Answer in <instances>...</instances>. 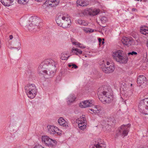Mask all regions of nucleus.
<instances>
[{
	"instance_id": "nucleus-1",
	"label": "nucleus",
	"mask_w": 148,
	"mask_h": 148,
	"mask_svg": "<svg viewBox=\"0 0 148 148\" xmlns=\"http://www.w3.org/2000/svg\"><path fill=\"white\" fill-rule=\"evenodd\" d=\"M56 62L53 59H46L38 67V73L40 74L51 75L56 71Z\"/></svg>"
},
{
	"instance_id": "nucleus-2",
	"label": "nucleus",
	"mask_w": 148,
	"mask_h": 148,
	"mask_svg": "<svg viewBox=\"0 0 148 148\" xmlns=\"http://www.w3.org/2000/svg\"><path fill=\"white\" fill-rule=\"evenodd\" d=\"M98 95L99 100L103 104L109 103L113 98L112 91L110 86H104L99 88L98 89Z\"/></svg>"
},
{
	"instance_id": "nucleus-3",
	"label": "nucleus",
	"mask_w": 148,
	"mask_h": 148,
	"mask_svg": "<svg viewBox=\"0 0 148 148\" xmlns=\"http://www.w3.org/2000/svg\"><path fill=\"white\" fill-rule=\"evenodd\" d=\"M56 21L59 26L64 28L69 27L71 23L69 16L66 14H58L56 16Z\"/></svg>"
},
{
	"instance_id": "nucleus-4",
	"label": "nucleus",
	"mask_w": 148,
	"mask_h": 148,
	"mask_svg": "<svg viewBox=\"0 0 148 148\" xmlns=\"http://www.w3.org/2000/svg\"><path fill=\"white\" fill-rule=\"evenodd\" d=\"M25 93L27 97L30 99L34 98L36 95L38 89L34 84H28L25 86Z\"/></svg>"
},
{
	"instance_id": "nucleus-5",
	"label": "nucleus",
	"mask_w": 148,
	"mask_h": 148,
	"mask_svg": "<svg viewBox=\"0 0 148 148\" xmlns=\"http://www.w3.org/2000/svg\"><path fill=\"white\" fill-rule=\"evenodd\" d=\"M112 56L114 60L120 63H126L128 60V57L123 54V51L121 50L114 51Z\"/></svg>"
},
{
	"instance_id": "nucleus-6",
	"label": "nucleus",
	"mask_w": 148,
	"mask_h": 148,
	"mask_svg": "<svg viewBox=\"0 0 148 148\" xmlns=\"http://www.w3.org/2000/svg\"><path fill=\"white\" fill-rule=\"evenodd\" d=\"M42 142L43 144L50 147H55L57 144V142L55 140H53L47 136H42L41 137Z\"/></svg>"
},
{
	"instance_id": "nucleus-7",
	"label": "nucleus",
	"mask_w": 148,
	"mask_h": 148,
	"mask_svg": "<svg viewBox=\"0 0 148 148\" xmlns=\"http://www.w3.org/2000/svg\"><path fill=\"white\" fill-rule=\"evenodd\" d=\"M130 127V124H128L127 125H123L119 128L118 132H116V136L117 137L120 135L125 136L127 135Z\"/></svg>"
},
{
	"instance_id": "nucleus-8",
	"label": "nucleus",
	"mask_w": 148,
	"mask_h": 148,
	"mask_svg": "<svg viewBox=\"0 0 148 148\" xmlns=\"http://www.w3.org/2000/svg\"><path fill=\"white\" fill-rule=\"evenodd\" d=\"M85 115H82L80 117L77 119L76 123L78 124L79 127L81 130H83L86 127V121Z\"/></svg>"
},
{
	"instance_id": "nucleus-9",
	"label": "nucleus",
	"mask_w": 148,
	"mask_h": 148,
	"mask_svg": "<svg viewBox=\"0 0 148 148\" xmlns=\"http://www.w3.org/2000/svg\"><path fill=\"white\" fill-rule=\"evenodd\" d=\"M48 132L51 134L56 135H60L62 134V131L57 127L53 125H48L47 126Z\"/></svg>"
},
{
	"instance_id": "nucleus-10",
	"label": "nucleus",
	"mask_w": 148,
	"mask_h": 148,
	"mask_svg": "<svg viewBox=\"0 0 148 148\" xmlns=\"http://www.w3.org/2000/svg\"><path fill=\"white\" fill-rule=\"evenodd\" d=\"M100 68L103 72L106 73H112L115 69L114 65L112 64L109 66H106L105 63L102 64L100 65Z\"/></svg>"
},
{
	"instance_id": "nucleus-11",
	"label": "nucleus",
	"mask_w": 148,
	"mask_h": 148,
	"mask_svg": "<svg viewBox=\"0 0 148 148\" xmlns=\"http://www.w3.org/2000/svg\"><path fill=\"white\" fill-rule=\"evenodd\" d=\"M94 101L91 100H87L81 102L79 107L81 108H86L92 106L94 104Z\"/></svg>"
},
{
	"instance_id": "nucleus-12",
	"label": "nucleus",
	"mask_w": 148,
	"mask_h": 148,
	"mask_svg": "<svg viewBox=\"0 0 148 148\" xmlns=\"http://www.w3.org/2000/svg\"><path fill=\"white\" fill-rule=\"evenodd\" d=\"M139 108L140 109L148 110V98H146L142 100L140 102L138 105Z\"/></svg>"
},
{
	"instance_id": "nucleus-13",
	"label": "nucleus",
	"mask_w": 148,
	"mask_h": 148,
	"mask_svg": "<svg viewBox=\"0 0 148 148\" xmlns=\"http://www.w3.org/2000/svg\"><path fill=\"white\" fill-rule=\"evenodd\" d=\"M91 108H89V111L91 113L98 114L101 110V107L99 105H92Z\"/></svg>"
},
{
	"instance_id": "nucleus-14",
	"label": "nucleus",
	"mask_w": 148,
	"mask_h": 148,
	"mask_svg": "<svg viewBox=\"0 0 148 148\" xmlns=\"http://www.w3.org/2000/svg\"><path fill=\"white\" fill-rule=\"evenodd\" d=\"M133 41L132 38L127 37H124L122 40L123 44L128 46H130L132 44Z\"/></svg>"
},
{
	"instance_id": "nucleus-15",
	"label": "nucleus",
	"mask_w": 148,
	"mask_h": 148,
	"mask_svg": "<svg viewBox=\"0 0 148 148\" xmlns=\"http://www.w3.org/2000/svg\"><path fill=\"white\" fill-rule=\"evenodd\" d=\"M146 78L144 75H140L137 78V82L138 86H140L145 83L146 84Z\"/></svg>"
},
{
	"instance_id": "nucleus-16",
	"label": "nucleus",
	"mask_w": 148,
	"mask_h": 148,
	"mask_svg": "<svg viewBox=\"0 0 148 148\" xmlns=\"http://www.w3.org/2000/svg\"><path fill=\"white\" fill-rule=\"evenodd\" d=\"M59 124L65 128H67L69 127L68 123L63 118L60 117L58 120Z\"/></svg>"
},
{
	"instance_id": "nucleus-17",
	"label": "nucleus",
	"mask_w": 148,
	"mask_h": 148,
	"mask_svg": "<svg viewBox=\"0 0 148 148\" xmlns=\"http://www.w3.org/2000/svg\"><path fill=\"white\" fill-rule=\"evenodd\" d=\"M76 99V97L74 94L70 95L67 98V102L68 104L69 105L73 103Z\"/></svg>"
},
{
	"instance_id": "nucleus-18",
	"label": "nucleus",
	"mask_w": 148,
	"mask_h": 148,
	"mask_svg": "<svg viewBox=\"0 0 148 148\" xmlns=\"http://www.w3.org/2000/svg\"><path fill=\"white\" fill-rule=\"evenodd\" d=\"M106 147V145L105 144L101 143H98L94 145L90 146V148H105Z\"/></svg>"
},
{
	"instance_id": "nucleus-19",
	"label": "nucleus",
	"mask_w": 148,
	"mask_h": 148,
	"mask_svg": "<svg viewBox=\"0 0 148 148\" xmlns=\"http://www.w3.org/2000/svg\"><path fill=\"white\" fill-rule=\"evenodd\" d=\"M100 10L99 9L90 10L89 11V14L91 16H94L99 13Z\"/></svg>"
},
{
	"instance_id": "nucleus-20",
	"label": "nucleus",
	"mask_w": 148,
	"mask_h": 148,
	"mask_svg": "<svg viewBox=\"0 0 148 148\" xmlns=\"http://www.w3.org/2000/svg\"><path fill=\"white\" fill-rule=\"evenodd\" d=\"M71 41L73 44L77 47H78L81 49H84L85 48V47L83 44L80 43L76 40H72Z\"/></svg>"
},
{
	"instance_id": "nucleus-21",
	"label": "nucleus",
	"mask_w": 148,
	"mask_h": 148,
	"mask_svg": "<svg viewBox=\"0 0 148 148\" xmlns=\"http://www.w3.org/2000/svg\"><path fill=\"white\" fill-rule=\"evenodd\" d=\"M76 23L77 24L82 26H87L88 25L87 22L81 19H78L76 21Z\"/></svg>"
},
{
	"instance_id": "nucleus-22",
	"label": "nucleus",
	"mask_w": 148,
	"mask_h": 148,
	"mask_svg": "<svg viewBox=\"0 0 148 148\" xmlns=\"http://www.w3.org/2000/svg\"><path fill=\"white\" fill-rule=\"evenodd\" d=\"M2 3L5 6H9L13 2V0H0Z\"/></svg>"
},
{
	"instance_id": "nucleus-23",
	"label": "nucleus",
	"mask_w": 148,
	"mask_h": 148,
	"mask_svg": "<svg viewBox=\"0 0 148 148\" xmlns=\"http://www.w3.org/2000/svg\"><path fill=\"white\" fill-rule=\"evenodd\" d=\"M70 56L68 54L67 52H64L60 55V58L62 60H67L69 57Z\"/></svg>"
},
{
	"instance_id": "nucleus-24",
	"label": "nucleus",
	"mask_w": 148,
	"mask_h": 148,
	"mask_svg": "<svg viewBox=\"0 0 148 148\" xmlns=\"http://www.w3.org/2000/svg\"><path fill=\"white\" fill-rule=\"evenodd\" d=\"M71 51L76 55L81 54H82V51L77 49L75 48L74 47L72 49Z\"/></svg>"
},
{
	"instance_id": "nucleus-25",
	"label": "nucleus",
	"mask_w": 148,
	"mask_h": 148,
	"mask_svg": "<svg viewBox=\"0 0 148 148\" xmlns=\"http://www.w3.org/2000/svg\"><path fill=\"white\" fill-rule=\"evenodd\" d=\"M140 32L141 34L146 35L148 34V28H142L140 29Z\"/></svg>"
},
{
	"instance_id": "nucleus-26",
	"label": "nucleus",
	"mask_w": 148,
	"mask_h": 148,
	"mask_svg": "<svg viewBox=\"0 0 148 148\" xmlns=\"http://www.w3.org/2000/svg\"><path fill=\"white\" fill-rule=\"evenodd\" d=\"M77 3L79 5L82 7L86 6L88 5V4L86 2L82 1H81L78 2H77Z\"/></svg>"
},
{
	"instance_id": "nucleus-27",
	"label": "nucleus",
	"mask_w": 148,
	"mask_h": 148,
	"mask_svg": "<svg viewBox=\"0 0 148 148\" xmlns=\"http://www.w3.org/2000/svg\"><path fill=\"white\" fill-rule=\"evenodd\" d=\"M110 120V121H108V123H106V126H105V128H106V129L107 130H109V129L110 128V127L111 125H113V124L111 123V119H109Z\"/></svg>"
},
{
	"instance_id": "nucleus-28",
	"label": "nucleus",
	"mask_w": 148,
	"mask_h": 148,
	"mask_svg": "<svg viewBox=\"0 0 148 148\" xmlns=\"http://www.w3.org/2000/svg\"><path fill=\"white\" fill-rule=\"evenodd\" d=\"M30 19L32 20V22H34L35 21H37L39 20V18L36 16H32L31 17Z\"/></svg>"
},
{
	"instance_id": "nucleus-29",
	"label": "nucleus",
	"mask_w": 148,
	"mask_h": 148,
	"mask_svg": "<svg viewBox=\"0 0 148 148\" xmlns=\"http://www.w3.org/2000/svg\"><path fill=\"white\" fill-rule=\"evenodd\" d=\"M68 66L70 67H72V69L74 68L75 69H77L78 68V66L72 63H69L68 64Z\"/></svg>"
},
{
	"instance_id": "nucleus-30",
	"label": "nucleus",
	"mask_w": 148,
	"mask_h": 148,
	"mask_svg": "<svg viewBox=\"0 0 148 148\" xmlns=\"http://www.w3.org/2000/svg\"><path fill=\"white\" fill-rule=\"evenodd\" d=\"M19 3L23 4L24 3H26L29 1V0H16Z\"/></svg>"
},
{
	"instance_id": "nucleus-31",
	"label": "nucleus",
	"mask_w": 148,
	"mask_h": 148,
	"mask_svg": "<svg viewBox=\"0 0 148 148\" xmlns=\"http://www.w3.org/2000/svg\"><path fill=\"white\" fill-rule=\"evenodd\" d=\"M51 1L52 2V4H50L51 5L53 6V7L57 5L58 4V2L56 0H51Z\"/></svg>"
},
{
	"instance_id": "nucleus-32",
	"label": "nucleus",
	"mask_w": 148,
	"mask_h": 148,
	"mask_svg": "<svg viewBox=\"0 0 148 148\" xmlns=\"http://www.w3.org/2000/svg\"><path fill=\"white\" fill-rule=\"evenodd\" d=\"M101 20L102 23H104L107 21V18L105 16H102L101 18Z\"/></svg>"
},
{
	"instance_id": "nucleus-33",
	"label": "nucleus",
	"mask_w": 148,
	"mask_h": 148,
	"mask_svg": "<svg viewBox=\"0 0 148 148\" xmlns=\"http://www.w3.org/2000/svg\"><path fill=\"white\" fill-rule=\"evenodd\" d=\"M52 2L51 0H49L48 1H47L45 2V4H47V5H49L51 7H53L50 4H52Z\"/></svg>"
},
{
	"instance_id": "nucleus-34",
	"label": "nucleus",
	"mask_w": 148,
	"mask_h": 148,
	"mask_svg": "<svg viewBox=\"0 0 148 148\" xmlns=\"http://www.w3.org/2000/svg\"><path fill=\"white\" fill-rule=\"evenodd\" d=\"M128 55H137V53L136 52L133 51L132 52H130L128 53Z\"/></svg>"
},
{
	"instance_id": "nucleus-35",
	"label": "nucleus",
	"mask_w": 148,
	"mask_h": 148,
	"mask_svg": "<svg viewBox=\"0 0 148 148\" xmlns=\"http://www.w3.org/2000/svg\"><path fill=\"white\" fill-rule=\"evenodd\" d=\"M19 46H21V43L20 42H19ZM9 49H12L13 48H15V49H17L18 51L20 49L21 47H18L17 48V47H9Z\"/></svg>"
},
{
	"instance_id": "nucleus-36",
	"label": "nucleus",
	"mask_w": 148,
	"mask_h": 148,
	"mask_svg": "<svg viewBox=\"0 0 148 148\" xmlns=\"http://www.w3.org/2000/svg\"><path fill=\"white\" fill-rule=\"evenodd\" d=\"M33 148H44V147L41 145H38L35 146Z\"/></svg>"
},
{
	"instance_id": "nucleus-37",
	"label": "nucleus",
	"mask_w": 148,
	"mask_h": 148,
	"mask_svg": "<svg viewBox=\"0 0 148 148\" xmlns=\"http://www.w3.org/2000/svg\"><path fill=\"white\" fill-rule=\"evenodd\" d=\"M89 29H88V33H91L95 32V31H96V30L93 29H90L88 28Z\"/></svg>"
},
{
	"instance_id": "nucleus-38",
	"label": "nucleus",
	"mask_w": 148,
	"mask_h": 148,
	"mask_svg": "<svg viewBox=\"0 0 148 148\" xmlns=\"http://www.w3.org/2000/svg\"><path fill=\"white\" fill-rule=\"evenodd\" d=\"M88 28L87 27H84L83 29V31L86 33H88Z\"/></svg>"
},
{
	"instance_id": "nucleus-39",
	"label": "nucleus",
	"mask_w": 148,
	"mask_h": 148,
	"mask_svg": "<svg viewBox=\"0 0 148 148\" xmlns=\"http://www.w3.org/2000/svg\"><path fill=\"white\" fill-rule=\"evenodd\" d=\"M32 24H30L29 25V26L28 27V28L29 29L32 30V29H34L35 28L34 26H33L32 27V28H30L29 27H31V26H32L31 25H32Z\"/></svg>"
},
{
	"instance_id": "nucleus-40",
	"label": "nucleus",
	"mask_w": 148,
	"mask_h": 148,
	"mask_svg": "<svg viewBox=\"0 0 148 148\" xmlns=\"http://www.w3.org/2000/svg\"><path fill=\"white\" fill-rule=\"evenodd\" d=\"M13 38L12 35H10L9 36V38L10 40H12Z\"/></svg>"
},
{
	"instance_id": "nucleus-41",
	"label": "nucleus",
	"mask_w": 148,
	"mask_h": 148,
	"mask_svg": "<svg viewBox=\"0 0 148 148\" xmlns=\"http://www.w3.org/2000/svg\"><path fill=\"white\" fill-rule=\"evenodd\" d=\"M106 66H109L110 65V63L109 62H106Z\"/></svg>"
},
{
	"instance_id": "nucleus-42",
	"label": "nucleus",
	"mask_w": 148,
	"mask_h": 148,
	"mask_svg": "<svg viewBox=\"0 0 148 148\" xmlns=\"http://www.w3.org/2000/svg\"><path fill=\"white\" fill-rule=\"evenodd\" d=\"M99 41L100 43V44L102 41V40L101 38H99Z\"/></svg>"
},
{
	"instance_id": "nucleus-43",
	"label": "nucleus",
	"mask_w": 148,
	"mask_h": 148,
	"mask_svg": "<svg viewBox=\"0 0 148 148\" xmlns=\"http://www.w3.org/2000/svg\"><path fill=\"white\" fill-rule=\"evenodd\" d=\"M137 10L136 8H133L132 9V11H135Z\"/></svg>"
},
{
	"instance_id": "nucleus-44",
	"label": "nucleus",
	"mask_w": 148,
	"mask_h": 148,
	"mask_svg": "<svg viewBox=\"0 0 148 148\" xmlns=\"http://www.w3.org/2000/svg\"><path fill=\"white\" fill-rule=\"evenodd\" d=\"M144 114H148V110H147L146 112V113H145V112L144 113Z\"/></svg>"
},
{
	"instance_id": "nucleus-45",
	"label": "nucleus",
	"mask_w": 148,
	"mask_h": 148,
	"mask_svg": "<svg viewBox=\"0 0 148 148\" xmlns=\"http://www.w3.org/2000/svg\"><path fill=\"white\" fill-rule=\"evenodd\" d=\"M104 39H103V41L102 40V41H101V42L102 44H103L104 43Z\"/></svg>"
},
{
	"instance_id": "nucleus-46",
	"label": "nucleus",
	"mask_w": 148,
	"mask_h": 148,
	"mask_svg": "<svg viewBox=\"0 0 148 148\" xmlns=\"http://www.w3.org/2000/svg\"><path fill=\"white\" fill-rule=\"evenodd\" d=\"M15 148H20V147L19 146L18 147H16Z\"/></svg>"
},
{
	"instance_id": "nucleus-47",
	"label": "nucleus",
	"mask_w": 148,
	"mask_h": 148,
	"mask_svg": "<svg viewBox=\"0 0 148 148\" xmlns=\"http://www.w3.org/2000/svg\"><path fill=\"white\" fill-rule=\"evenodd\" d=\"M147 47H148V42H147Z\"/></svg>"
}]
</instances>
